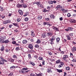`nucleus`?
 Instances as JSON below:
<instances>
[{"label": "nucleus", "mask_w": 76, "mask_h": 76, "mask_svg": "<svg viewBox=\"0 0 76 76\" xmlns=\"http://www.w3.org/2000/svg\"><path fill=\"white\" fill-rule=\"evenodd\" d=\"M23 70H27V69H28L27 68H23L22 69Z\"/></svg>", "instance_id": "8fccbe9b"}, {"label": "nucleus", "mask_w": 76, "mask_h": 76, "mask_svg": "<svg viewBox=\"0 0 76 76\" xmlns=\"http://www.w3.org/2000/svg\"><path fill=\"white\" fill-rule=\"evenodd\" d=\"M17 67H18V66H12L10 67V69H15V68H17Z\"/></svg>", "instance_id": "2eb2a0df"}, {"label": "nucleus", "mask_w": 76, "mask_h": 76, "mask_svg": "<svg viewBox=\"0 0 76 76\" xmlns=\"http://www.w3.org/2000/svg\"><path fill=\"white\" fill-rule=\"evenodd\" d=\"M22 12V10H19L18 11V12L19 13H20V12Z\"/></svg>", "instance_id": "680f3d73"}, {"label": "nucleus", "mask_w": 76, "mask_h": 76, "mask_svg": "<svg viewBox=\"0 0 76 76\" xmlns=\"http://www.w3.org/2000/svg\"><path fill=\"white\" fill-rule=\"evenodd\" d=\"M10 61H11V62H13V61H14V60H15L13 59H12V58L10 59Z\"/></svg>", "instance_id": "5701e85b"}, {"label": "nucleus", "mask_w": 76, "mask_h": 76, "mask_svg": "<svg viewBox=\"0 0 76 76\" xmlns=\"http://www.w3.org/2000/svg\"><path fill=\"white\" fill-rule=\"evenodd\" d=\"M50 18H54V16L53 15H50Z\"/></svg>", "instance_id": "7c9ffc66"}, {"label": "nucleus", "mask_w": 76, "mask_h": 76, "mask_svg": "<svg viewBox=\"0 0 76 76\" xmlns=\"http://www.w3.org/2000/svg\"><path fill=\"white\" fill-rule=\"evenodd\" d=\"M61 7V6L60 5H58V6H57V7H56V10H58V8H60Z\"/></svg>", "instance_id": "a211bd4d"}, {"label": "nucleus", "mask_w": 76, "mask_h": 76, "mask_svg": "<svg viewBox=\"0 0 76 76\" xmlns=\"http://www.w3.org/2000/svg\"><path fill=\"white\" fill-rule=\"evenodd\" d=\"M67 16V17H68V18H70V16L71 15H70V14L69 13L68 14Z\"/></svg>", "instance_id": "2f4dec72"}, {"label": "nucleus", "mask_w": 76, "mask_h": 76, "mask_svg": "<svg viewBox=\"0 0 76 76\" xmlns=\"http://www.w3.org/2000/svg\"><path fill=\"white\" fill-rule=\"evenodd\" d=\"M5 51L6 52V53H7L9 52V50H8V49H6L5 50Z\"/></svg>", "instance_id": "5fc2aeb1"}, {"label": "nucleus", "mask_w": 76, "mask_h": 76, "mask_svg": "<svg viewBox=\"0 0 76 76\" xmlns=\"http://www.w3.org/2000/svg\"><path fill=\"white\" fill-rule=\"evenodd\" d=\"M73 33H70L69 34V35H70V36H71V37H72V36H73Z\"/></svg>", "instance_id": "3c124183"}, {"label": "nucleus", "mask_w": 76, "mask_h": 76, "mask_svg": "<svg viewBox=\"0 0 76 76\" xmlns=\"http://www.w3.org/2000/svg\"><path fill=\"white\" fill-rule=\"evenodd\" d=\"M22 6L24 8H26L27 7V6L26 4L24 5L23 4Z\"/></svg>", "instance_id": "c9c22d12"}, {"label": "nucleus", "mask_w": 76, "mask_h": 76, "mask_svg": "<svg viewBox=\"0 0 76 76\" xmlns=\"http://www.w3.org/2000/svg\"><path fill=\"white\" fill-rule=\"evenodd\" d=\"M68 29H69V30H70V31H72V30L73 29V28L71 27H69Z\"/></svg>", "instance_id": "a878e982"}, {"label": "nucleus", "mask_w": 76, "mask_h": 76, "mask_svg": "<svg viewBox=\"0 0 76 76\" xmlns=\"http://www.w3.org/2000/svg\"><path fill=\"white\" fill-rule=\"evenodd\" d=\"M72 61H73L74 62H76V60H75V59H73L72 60Z\"/></svg>", "instance_id": "0e129e2a"}, {"label": "nucleus", "mask_w": 76, "mask_h": 76, "mask_svg": "<svg viewBox=\"0 0 76 76\" xmlns=\"http://www.w3.org/2000/svg\"><path fill=\"white\" fill-rule=\"evenodd\" d=\"M31 64H32V66H34V65H35V64H34V63L33 62L32 63H31Z\"/></svg>", "instance_id": "6e6d98bb"}, {"label": "nucleus", "mask_w": 76, "mask_h": 76, "mask_svg": "<svg viewBox=\"0 0 76 76\" xmlns=\"http://www.w3.org/2000/svg\"><path fill=\"white\" fill-rule=\"evenodd\" d=\"M12 24L13 25H15V26H16V27H19V26L17 23H13Z\"/></svg>", "instance_id": "f3484780"}, {"label": "nucleus", "mask_w": 76, "mask_h": 76, "mask_svg": "<svg viewBox=\"0 0 76 76\" xmlns=\"http://www.w3.org/2000/svg\"><path fill=\"white\" fill-rule=\"evenodd\" d=\"M74 16H76V14H74V15H72V17H74Z\"/></svg>", "instance_id": "bf43d9fd"}, {"label": "nucleus", "mask_w": 76, "mask_h": 76, "mask_svg": "<svg viewBox=\"0 0 76 76\" xmlns=\"http://www.w3.org/2000/svg\"><path fill=\"white\" fill-rule=\"evenodd\" d=\"M20 14L21 15H23V12H22V11L20 13Z\"/></svg>", "instance_id": "4d7b16f0"}, {"label": "nucleus", "mask_w": 76, "mask_h": 76, "mask_svg": "<svg viewBox=\"0 0 76 76\" xmlns=\"http://www.w3.org/2000/svg\"><path fill=\"white\" fill-rule=\"evenodd\" d=\"M37 4V6H39V5L41 4V2L40 1L35 2V4Z\"/></svg>", "instance_id": "39448f33"}, {"label": "nucleus", "mask_w": 76, "mask_h": 76, "mask_svg": "<svg viewBox=\"0 0 76 76\" xmlns=\"http://www.w3.org/2000/svg\"><path fill=\"white\" fill-rule=\"evenodd\" d=\"M25 20L26 21H28V18L26 17L25 18Z\"/></svg>", "instance_id": "37998d69"}, {"label": "nucleus", "mask_w": 76, "mask_h": 76, "mask_svg": "<svg viewBox=\"0 0 76 76\" xmlns=\"http://www.w3.org/2000/svg\"><path fill=\"white\" fill-rule=\"evenodd\" d=\"M67 10H64V13H65V12H67Z\"/></svg>", "instance_id": "69168bd1"}, {"label": "nucleus", "mask_w": 76, "mask_h": 76, "mask_svg": "<svg viewBox=\"0 0 76 76\" xmlns=\"http://www.w3.org/2000/svg\"><path fill=\"white\" fill-rule=\"evenodd\" d=\"M12 75H13V73H11V74H9V76H12Z\"/></svg>", "instance_id": "052dcab7"}, {"label": "nucleus", "mask_w": 76, "mask_h": 76, "mask_svg": "<svg viewBox=\"0 0 76 76\" xmlns=\"http://www.w3.org/2000/svg\"><path fill=\"white\" fill-rule=\"evenodd\" d=\"M17 57V56L15 55H14L13 56V58H16Z\"/></svg>", "instance_id": "58836bf2"}, {"label": "nucleus", "mask_w": 76, "mask_h": 76, "mask_svg": "<svg viewBox=\"0 0 76 76\" xmlns=\"http://www.w3.org/2000/svg\"><path fill=\"white\" fill-rule=\"evenodd\" d=\"M45 61H43V62H42V64L43 65H45Z\"/></svg>", "instance_id": "49530a36"}, {"label": "nucleus", "mask_w": 76, "mask_h": 76, "mask_svg": "<svg viewBox=\"0 0 76 76\" xmlns=\"http://www.w3.org/2000/svg\"><path fill=\"white\" fill-rule=\"evenodd\" d=\"M39 7H42V8H43L44 7V6H43L42 5H41V4H40V5H39Z\"/></svg>", "instance_id": "ea45409f"}, {"label": "nucleus", "mask_w": 76, "mask_h": 76, "mask_svg": "<svg viewBox=\"0 0 76 76\" xmlns=\"http://www.w3.org/2000/svg\"><path fill=\"white\" fill-rule=\"evenodd\" d=\"M50 41L51 42L50 44H52V45H53V44H54V42H53V41H51L50 40Z\"/></svg>", "instance_id": "de8ad7c7"}, {"label": "nucleus", "mask_w": 76, "mask_h": 76, "mask_svg": "<svg viewBox=\"0 0 76 76\" xmlns=\"http://www.w3.org/2000/svg\"><path fill=\"white\" fill-rule=\"evenodd\" d=\"M39 60H42L43 58L42 57H40L39 58Z\"/></svg>", "instance_id": "a19ab883"}, {"label": "nucleus", "mask_w": 76, "mask_h": 76, "mask_svg": "<svg viewBox=\"0 0 76 76\" xmlns=\"http://www.w3.org/2000/svg\"><path fill=\"white\" fill-rule=\"evenodd\" d=\"M4 61H0V65H1V64H4Z\"/></svg>", "instance_id": "dca6fc26"}, {"label": "nucleus", "mask_w": 76, "mask_h": 76, "mask_svg": "<svg viewBox=\"0 0 76 76\" xmlns=\"http://www.w3.org/2000/svg\"><path fill=\"white\" fill-rule=\"evenodd\" d=\"M28 47L30 49H33V46H32V45L31 44H29Z\"/></svg>", "instance_id": "20e7f679"}, {"label": "nucleus", "mask_w": 76, "mask_h": 76, "mask_svg": "<svg viewBox=\"0 0 76 76\" xmlns=\"http://www.w3.org/2000/svg\"><path fill=\"white\" fill-rule=\"evenodd\" d=\"M40 42L41 41H40V40H39V39H38L37 40L36 42V43H37V44H39V43H40Z\"/></svg>", "instance_id": "6ab92c4d"}, {"label": "nucleus", "mask_w": 76, "mask_h": 76, "mask_svg": "<svg viewBox=\"0 0 76 76\" xmlns=\"http://www.w3.org/2000/svg\"><path fill=\"white\" fill-rule=\"evenodd\" d=\"M22 70H19V72L20 73H22Z\"/></svg>", "instance_id": "e2e57ef3"}, {"label": "nucleus", "mask_w": 76, "mask_h": 76, "mask_svg": "<svg viewBox=\"0 0 76 76\" xmlns=\"http://www.w3.org/2000/svg\"><path fill=\"white\" fill-rule=\"evenodd\" d=\"M0 39H1V40L3 39V37H0Z\"/></svg>", "instance_id": "13d9d810"}, {"label": "nucleus", "mask_w": 76, "mask_h": 76, "mask_svg": "<svg viewBox=\"0 0 76 76\" xmlns=\"http://www.w3.org/2000/svg\"><path fill=\"white\" fill-rule=\"evenodd\" d=\"M45 20H46L48 21L50 20V18H47L45 19Z\"/></svg>", "instance_id": "c03bdc74"}, {"label": "nucleus", "mask_w": 76, "mask_h": 76, "mask_svg": "<svg viewBox=\"0 0 76 76\" xmlns=\"http://www.w3.org/2000/svg\"><path fill=\"white\" fill-rule=\"evenodd\" d=\"M0 42L1 43H4V40H0Z\"/></svg>", "instance_id": "bb28decb"}, {"label": "nucleus", "mask_w": 76, "mask_h": 76, "mask_svg": "<svg viewBox=\"0 0 76 76\" xmlns=\"http://www.w3.org/2000/svg\"><path fill=\"white\" fill-rule=\"evenodd\" d=\"M12 43L13 44H16V42L15 41H13L12 42Z\"/></svg>", "instance_id": "72a5a7b5"}, {"label": "nucleus", "mask_w": 76, "mask_h": 76, "mask_svg": "<svg viewBox=\"0 0 76 76\" xmlns=\"http://www.w3.org/2000/svg\"><path fill=\"white\" fill-rule=\"evenodd\" d=\"M56 39V37L54 36H53V37H52L51 39L50 40L51 41H53L54 40H55Z\"/></svg>", "instance_id": "1a4fd4ad"}, {"label": "nucleus", "mask_w": 76, "mask_h": 76, "mask_svg": "<svg viewBox=\"0 0 76 76\" xmlns=\"http://www.w3.org/2000/svg\"><path fill=\"white\" fill-rule=\"evenodd\" d=\"M60 20H63V18L61 17L59 18Z\"/></svg>", "instance_id": "603ef678"}, {"label": "nucleus", "mask_w": 76, "mask_h": 76, "mask_svg": "<svg viewBox=\"0 0 76 76\" xmlns=\"http://www.w3.org/2000/svg\"><path fill=\"white\" fill-rule=\"evenodd\" d=\"M0 10L1 11H3L4 10V9L2 7H0Z\"/></svg>", "instance_id": "c756f323"}, {"label": "nucleus", "mask_w": 76, "mask_h": 76, "mask_svg": "<svg viewBox=\"0 0 76 76\" xmlns=\"http://www.w3.org/2000/svg\"><path fill=\"white\" fill-rule=\"evenodd\" d=\"M38 19L39 20H40V19H42V16H39L38 17Z\"/></svg>", "instance_id": "4be33fe9"}, {"label": "nucleus", "mask_w": 76, "mask_h": 76, "mask_svg": "<svg viewBox=\"0 0 76 76\" xmlns=\"http://www.w3.org/2000/svg\"><path fill=\"white\" fill-rule=\"evenodd\" d=\"M71 22H72V23H75L76 22V20H73L71 21Z\"/></svg>", "instance_id": "393cba45"}, {"label": "nucleus", "mask_w": 76, "mask_h": 76, "mask_svg": "<svg viewBox=\"0 0 76 76\" xmlns=\"http://www.w3.org/2000/svg\"><path fill=\"white\" fill-rule=\"evenodd\" d=\"M48 73H50V72H52V71H51V68L48 69Z\"/></svg>", "instance_id": "ddd939ff"}, {"label": "nucleus", "mask_w": 76, "mask_h": 76, "mask_svg": "<svg viewBox=\"0 0 76 76\" xmlns=\"http://www.w3.org/2000/svg\"><path fill=\"white\" fill-rule=\"evenodd\" d=\"M28 72H29V70H25V72L26 73H28Z\"/></svg>", "instance_id": "864d4df0"}, {"label": "nucleus", "mask_w": 76, "mask_h": 76, "mask_svg": "<svg viewBox=\"0 0 76 76\" xmlns=\"http://www.w3.org/2000/svg\"><path fill=\"white\" fill-rule=\"evenodd\" d=\"M60 60H57L56 61V64H57L58 63H60Z\"/></svg>", "instance_id": "b1692460"}, {"label": "nucleus", "mask_w": 76, "mask_h": 76, "mask_svg": "<svg viewBox=\"0 0 76 76\" xmlns=\"http://www.w3.org/2000/svg\"><path fill=\"white\" fill-rule=\"evenodd\" d=\"M68 56L67 55H65L64 56V57L63 58V59L65 60L66 61H67V60L66 59V58H68Z\"/></svg>", "instance_id": "f03ea898"}, {"label": "nucleus", "mask_w": 76, "mask_h": 76, "mask_svg": "<svg viewBox=\"0 0 76 76\" xmlns=\"http://www.w3.org/2000/svg\"><path fill=\"white\" fill-rule=\"evenodd\" d=\"M9 42V40H6L4 41V43H8Z\"/></svg>", "instance_id": "cd10ccee"}, {"label": "nucleus", "mask_w": 76, "mask_h": 76, "mask_svg": "<svg viewBox=\"0 0 76 76\" xmlns=\"http://www.w3.org/2000/svg\"><path fill=\"white\" fill-rule=\"evenodd\" d=\"M17 7H23L22 4L20 5V4H18L17 5Z\"/></svg>", "instance_id": "f8f14e48"}, {"label": "nucleus", "mask_w": 76, "mask_h": 76, "mask_svg": "<svg viewBox=\"0 0 76 76\" xmlns=\"http://www.w3.org/2000/svg\"><path fill=\"white\" fill-rule=\"evenodd\" d=\"M44 25H48V26H51V24L49 22H44Z\"/></svg>", "instance_id": "423d86ee"}, {"label": "nucleus", "mask_w": 76, "mask_h": 76, "mask_svg": "<svg viewBox=\"0 0 76 76\" xmlns=\"http://www.w3.org/2000/svg\"><path fill=\"white\" fill-rule=\"evenodd\" d=\"M49 3L50 4H53V1H49Z\"/></svg>", "instance_id": "f704fd0d"}, {"label": "nucleus", "mask_w": 76, "mask_h": 76, "mask_svg": "<svg viewBox=\"0 0 76 76\" xmlns=\"http://www.w3.org/2000/svg\"><path fill=\"white\" fill-rule=\"evenodd\" d=\"M28 56L29 58H31V54H28Z\"/></svg>", "instance_id": "a18cd8bd"}, {"label": "nucleus", "mask_w": 76, "mask_h": 76, "mask_svg": "<svg viewBox=\"0 0 76 76\" xmlns=\"http://www.w3.org/2000/svg\"><path fill=\"white\" fill-rule=\"evenodd\" d=\"M59 41H60V38L57 37L56 38V42H58Z\"/></svg>", "instance_id": "aec40b11"}, {"label": "nucleus", "mask_w": 76, "mask_h": 76, "mask_svg": "<svg viewBox=\"0 0 76 76\" xmlns=\"http://www.w3.org/2000/svg\"><path fill=\"white\" fill-rule=\"evenodd\" d=\"M53 2L54 3L56 4L57 3V1H56L53 0Z\"/></svg>", "instance_id": "09e8293b"}, {"label": "nucleus", "mask_w": 76, "mask_h": 76, "mask_svg": "<svg viewBox=\"0 0 76 76\" xmlns=\"http://www.w3.org/2000/svg\"><path fill=\"white\" fill-rule=\"evenodd\" d=\"M53 35V33L50 32H48L47 33V34L46 33H43L42 35V37L43 38H46L47 39L49 37V36L50 37H51V36H52Z\"/></svg>", "instance_id": "f257e3e1"}, {"label": "nucleus", "mask_w": 76, "mask_h": 76, "mask_svg": "<svg viewBox=\"0 0 76 76\" xmlns=\"http://www.w3.org/2000/svg\"><path fill=\"white\" fill-rule=\"evenodd\" d=\"M16 50H17V51H18V50H19V48L18 47L16 48Z\"/></svg>", "instance_id": "79ce46f5"}, {"label": "nucleus", "mask_w": 76, "mask_h": 76, "mask_svg": "<svg viewBox=\"0 0 76 76\" xmlns=\"http://www.w3.org/2000/svg\"><path fill=\"white\" fill-rule=\"evenodd\" d=\"M67 39H69V40H70L71 38H70V36H69V35H67Z\"/></svg>", "instance_id": "412c9836"}, {"label": "nucleus", "mask_w": 76, "mask_h": 76, "mask_svg": "<svg viewBox=\"0 0 76 76\" xmlns=\"http://www.w3.org/2000/svg\"><path fill=\"white\" fill-rule=\"evenodd\" d=\"M20 18H17V22H20Z\"/></svg>", "instance_id": "c85d7f7f"}, {"label": "nucleus", "mask_w": 76, "mask_h": 76, "mask_svg": "<svg viewBox=\"0 0 76 76\" xmlns=\"http://www.w3.org/2000/svg\"><path fill=\"white\" fill-rule=\"evenodd\" d=\"M56 70L57 72H59V73H61V72H63V71L61 69H57Z\"/></svg>", "instance_id": "4468645a"}, {"label": "nucleus", "mask_w": 76, "mask_h": 76, "mask_svg": "<svg viewBox=\"0 0 76 76\" xmlns=\"http://www.w3.org/2000/svg\"><path fill=\"white\" fill-rule=\"evenodd\" d=\"M65 30L66 31H69V28H68V29H65Z\"/></svg>", "instance_id": "338daca9"}, {"label": "nucleus", "mask_w": 76, "mask_h": 76, "mask_svg": "<svg viewBox=\"0 0 76 76\" xmlns=\"http://www.w3.org/2000/svg\"><path fill=\"white\" fill-rule=\"evenodd\" d=\"M4 50V46L3 45H2L1 48V51H3Z\"/></svg>", "instance_id": "9d476101"}, {"label": "nucleus", "mask_w": 76, "mask_h": 76, "mask_svg": "<svg viewBox=\"0 0 76 76\" xmlns=\"http://www.w3.org/2000/svg\"><path fill=\"white\" fill-rule=\"evenodd\" d=\"M27 42H28L26 40H24L22 41V42L23 44H26Z\"/></svg>", "instance_id": "6e6552de"}, {"label": "nucleus", "mask_w": 76, "mask_h": 76, "mask_svg": "<svg viewBox=\"0 0 76 76\" xmlns=\"http://www.w3.org/2000/svg\"><path fill=\"white\" fill-rule=\"evenodd\" d=\"M64 64V63L63 62H61L60 63V64L58 66V67H62Z\"/></svg>", "instance_id": "7ed1b4c3"}, {"label": "nucleus", "mask_w": 76, "mask_h": 76, "mask_svg": "<svg viewBox=\"0 0 76 76\" xmlns=\"http://www.w3.org/2000/svg\"><path fill=\"white\" fill-rule=\"evenodd\" d=\"M66 70H70V68L69 67H67L66 68Z\"/></svg>", "instance_id": "e433bc0d"}, {"label": "nucleus", "mask_w": 76, "mask_h": 76, "mask_svg": "<svg viewBox=\"0 0 76 76\" xmlns=\"http://www.w3.org/2000/svg\"><path fill=\"white\" fill-rule=\"evenodd\" d=\"M72 52H73V53H74V52H75V51H76V48L75 47H73L72 49Z\"/></svg>", "instance_id": "0eeeda50"}, {"label": "nucleus", "mask_w": 76, "mask_h": 76, "mask_svg": "<svg viewBox=\"0 0 76 76\" xmlns=\"http://www.w3.org/2000/svg\"><path fill=\"white\" fill-rule=\"evenodd\" d=\"M43 12H48V11L46 10V9H44L43 10Z\"/></svg>", "instance_id": "473e14b6"}, {"label": "nucleus", "mask_w": 76, "mask_h": 76, "mask_svg": "<svg viewBox=\"0 0 76 76\" xmlns=\"http://www.w3.org/2000/svg\"><path fill=\"white\" fill-rule=\"evenodd\" d=\"M31 76H34V74H33V73H31Z\"/></svg>", "instance_id": "774afa93"}, {"label": "nucleus", "mask_w": 76, "mask_h": 76, "mask_svg": "<svg viewBox=\"0 0 76 76\" xmlns=\"http://www.w3.org/2000/svg\"><path fill=\"white\" fill-rule=\"evenodd\" d=\"M39 47V45H35V48H38V47Z\"/></svg>", "instance_id": "4c0bfd02"}, {"label": "nucleus", "mask_w": 76, "mask_h": 76, "mask_svg": "<svg viewBox=\"0 0 76 76\" xmlns=\"http://www.w3.org/2000/svg\"><path fill=\"white\" fill-rule=\"evenodd\" d=\"M53 29H54V30H56V31H58V28H56L55 27H53Z\"/></svg>", "instance_id": "9b49d317"}]
</instances>
